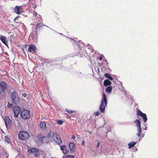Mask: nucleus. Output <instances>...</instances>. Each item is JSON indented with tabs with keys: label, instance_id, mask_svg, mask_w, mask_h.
I'll list each match as a JSON object with an SVG mask.
<instances>
[{
	"label": "nucleus",
	"instance_id": "1",
	"mask_svg": "<svg viewBox=\"0 0 158 158\" xmlns=\"http://www.w3.org/2000/svg\"><path fill=\"white\" fill-rule=\"evenodd\" d=\"M7 89L6 84L3 81L0 82V99H3L6 97L5 90Z\"/></svg>",
	"mask_w": 158,
	"mask_h": 158
},
{
	"label": "nucleus",
	"instance_id": "2",
	"mask_svg": "<svg viewBox=\"0 0 158 158\" xmlns=\"http://www.w3.org/2000/svg\"><path fill=\"white\" fill-rule=\"evenodd\" d=\"M107 102L106 97L105 93H103L102 98L101 100V103L99 108V109L101 112L104 113L105 106L106 105Z\"/></svg>",
	"mask_w": 158,
	"mask_h": 158
},
{
	"label": "nucleus",
	"instance_id": "3",
	"mask_svg": "<svg viewBox=\"0 0 158 158\" xmlns=\"http://www.w3.org/2000/svg\"><path fill=\"white\" fill-rule=\"evenodd\" d=\"M30 137L29 134L27 131H20L19 134V138L22 140L27 139Z\"/></svg>",
	"mask_w": 158,
	"mask_h": 158
},
{
	"label": "nucleus",
	"instance_id": "4",
	"mask_svg": "<svg viewBox=\"0 0 158 158\" xmlns=\"http://www.w3.org/2000/svg\"><path fill=\"white\" fill-rule=\"evenodd\" d=\"M11 98L13 102L18 104L20 102V99L16 91L12 92L11 94Z\"/></svg>",
	"mask_w": 158,
	"mask_h": 158
},
{
	"label": "nucleus",
	"instance_id": "5",
	"mask_svg": "<svg viewBox=\"0 0 158 158\" xmlns=\"http://www.w3.org/2000/svg\"><path fill=\"white\" fill-rule=\"evenodd\" d=\"M20 115L23 119H27L30 117V111L27 110H24L21 112Z\"/></svg>",
	"mask_w": 158,
	"mask_h": 158
},
{
	"label": "nucleus",
	"instance_id": "6",
	"mask_svg": "<svg viewBox=\"0 0 158 158\" xmlns=\"http://www.w3.org/2000/svg\"><path fill=\"white\" fill-rule=\"evenodd\" d=\"M52 135V138L53 140L58 144L60 145L62 141L59 135L57 134L56 132H53Z\"/></svg>",
	"mask_w": 158,
	"mask_h": 158
},
{
	"label": "nucleus",
	"instance_id": "7",
	"mask_svg": "<svg viewBox=\"0 0 158 158\" xmlns=\"http://www.w3.org/2000/svg\"><path fill=\"white\" fill-rule=\"evenodd\" d=\"M135 123L136 124V126L138 127L137 131L138 132L137 133V135L138 137L140 136L142 131L141 127L140 122L139 119H136L134 121Z\"/></svg>",
	"mask_w": 158,
	"mask_h": 158
},
{
	"label": "nucleus",
	"instance_id": "8",
	"mask_svg": "<svg viewBox=\"0 0 158 158\" xmlns=\"http://www.w3.org/2000/svg\"><path fill=\"white\" fill-rule=\"evenodd\" d=\"M136 114L137 115L140 116L142 117L143 121L145 122L147 120V115L146 114L143 113L142 111L138 109L136 111Z\"/></svg>",
	"mask_w": 158,
	"mask_h": 158
},
{
	"label": "nucleus",
	"instance_id": "9",
	"mask_svg": "<svg viewBox=\"0 0 158 158\" xmlns=\"http://www.w3.org/2000/svg\"><path fill=\"white\" fill-rule=\"evenodd\" d=\"M4 121L6 128L9 129L11 127V121L9 117L8 116L5 117Z\"/></svg>",
	"mask_w": 158,
	"mask_h": 158
},
{
	"label": "nucleus",
	"instance_id": "10",
	"mask_svg": "<svg viewBox=\"0 0 158 158\" xmlns=\"http://www.w3.org/2000/svg\"><path fill=\"white\" fill-rule=\"evenodd\" d=\"M28 151L31 153L33 154L35 157H37L40 155L39 151L36 148H32L30 150H29Z\"/></svg>",
	"mask_w": 158,
	"mask_h": 158
},
{
	"label": "nucleus",
	"instance_id": "11",
	"mask_svg": "<svg viewBox=\"0 0 158 158\" xmlns=\"http://www.w3.org/2000/svg\"><path fill=\"white\" fill-rule=\"evenodd\" d=\"M14 11L15 13L17 14H21L23 12L22 6H16L14 8Z\"/></svg>",
	"mask_w": 158,
	"mask_h": 158
},
{
	"label": "nucleus",
	"instance_id": "12",
	"mask_svg": "<svg viewBox=\"0 0 158 158\" xmlns=\"http://www.w3.org/2000/svg\"><path fill=\"white\" fill-rule=\"evenodd\" d=\"M13 111L15 116L16 117H18L21 111V109L19 107L15 106L13 108Z\"/></svg>",
	"mask_w": 158,
	"mask_h": 158
},
{
	"label": "nucleus",
	"instance_id": "13",
	"mask_svg": "<svg viewBox=\"0 0 158 158\" xmlns=\"http://www.w3.org/2000/svg\"><path fill=\"white\" fill-rule=\"evenodd\" d=\"M32 51L34 53H36L37 51V48L36 46L32 44H30L29 46L28 51L31 52Z\"/></svg>",
	"mask_w": 158,
	"mask_h": 158
},
{
	"label": "nucleus",
	"instance_id": "14",
	"mask_svg": "<svg viewBox=\"0 0 158 158\" xmlns=\"http://www.w3.org/2000/svg\"><path fill=\"white\" fill-rule=\"evenodd\" d=\"M45 25L44 24L41 22H39L36 25V27L35 29V31L36 33L37 32L38 30L39 29L42 27L43 26H45Z\"/></svg>",
	"mask_w": 158,
	"mask_h": 158
},
{
	"label": "nucleus",
	"instance_id": "15",
	"mask_svg": "<svg viewBox=\"0 0 158 158\" xmlns=\"http://www.w3.org/2000/svg\"><path fill=\"white\" fill-rule=\"evenodd\" d=\"M69 146L70 151L72 152H74L75 151V144L73 143H69Z\"/></svg>",
	"mask_w": 158,
	"mask_h": 158
},
{
	"label": "nucleus",
	"instance_id": "16",
	"mask_svg": "<svg viewBox=\"0 0 158 158\" xmlns=\"http://www.w3.org/2000/svg\"><path fill=\"white\" fill-rule=\"evenodd\" d=\"M60 149L63 151L64 154H65L68 153V150L67 149L66 146L63 145L61 146L60 145Z\"/></svg>",
	"mask_w": 158,
	"mask_h": 158
},
{
	"label": "nucleus",
	"instance_id": "17",
	"mask_svg": "<svg viewBox=\"0 0 158 158\" xmlns=\"http://www.w3.org/2000/svg\"><path fill=\"white\" fill-rule=\"evenodd\" d=\"M0 40L5 45H7V41L6 40V37L4 36H0Z\"/></svg>",
	"mask_w": 158,
	"mask_h": 158
},
{
	"label": "nucleus",
	"instance_id": "18",
	"mask_svg": "<svg viewBox=\"0 0 158 158\" xmlns=\"http://www.w3.org/2000/svg\"><path fill=\"white\" fill-rule=\"evenodd\" d=\"M40 127L42 130H44L46 128L45 123L44 121H42L40 123Z\"/></svg>",
	"mask_w": 158,
	"mask_h": 158
},
{
	"label": "nucleus",
	"instance_id": "19",
	"mask_svg": "<svg viewBox=\"0 0 158 158\" xmlns=\"http://www.w3.org/2000/svg\"><path fill=\"white\" fill-rule=\"evenodd\" d=\"M111 83V82L108 79L105 80L103 82L104 85L106 86L110 85Z\"/></svg>",
	"mask_w": 158,
	"mask_h": 158
},
{
	"label": "nucleus",
	"instance_id": "20",
	"mask_svg": "<svg viewBox=\"0 0 158 158\" xmlns=\"http://www.w3.org/2000/svg\"><path fill=\"white\" fill-rule=\"evenodd\" d=\"M136 143V142L134 141H132L128 145L129 146V148H131V147L134 146Z\"/></svg>",
	"mask_w": 158,
	"mask_h": 158
},
{
	"label": "nucleus",
	"instance_id": "21",
	"mask_svg": "<svg viewBox=\"0 0 158 158\" xmlns=\"http://www.w3.org/2000/svg\"><path fill=\"white\" fill-rule=\"evenodd\" d=\"M112 87L111 86H108L106 88V92H108L109 93H110L112 90Z\"/></svg>",
	"mask_w": 158,
	"mask_h": 158
},
{
	"label": "nucleus",
	"instance_id": "22",
	"mask_svg": "<svg viewBox=\"0 0 158 158\" xmlns=\"http://www.w3.org/2000/svg\"><path fill=\"white\" fill-rule=\"evenodd\" d=\"M47 137L46 136L42 137L41 139V141L42 143H45L46 142V140L47 139Z\"/></svg>",
	"mask_w": 158,
	"mask_h": 158
},
{
	"label": "nucleus",
	"instance_id": "23",
	"mask_svg": "<svg viewBox=\"0 0 158 158\" xmlns=\"http://www.w3.org/2000/svg\"><path fill=\"white\" fill-rule=\"evenodd\" d=\"M5 141L8 143H10V139L8 136H6L5 137Z\"/></svg>",
	"mask_w": 158,
	"mask_h": 158
},
{
	"label": "nucleus",
	"instance_id": "24",
	"mask_svg": "<svg viewBox=\"0 0 158 158\" xmlns=\"http://www.w3.org/2000/svg\"><path fill=\"white\" fill-rule=\"evenodd\" d=\"M65 110L67 113H70V114L75 112V111H73V110H70L68 109H66Z\"/></svg>",
	"mask_w": 158,
	"mask_h": 158
},
{
	"label": "nucleus",
	"instance_id": "25",
	"mask_svg": "<svg viewBox=\"0 0 158 158\" xmlns=\"http://www.w3.org/2000/svg\"><path fill=\"white\" fill-rule=\"evenodd\" d=\"M57 123L59 125H61L63 123V121L61 120H58L57 121Z\"/></svg>",
	"mask_w": 158,
	"mask_h": 158
},
{
	"label": "nucleus",
	"instance_id": "26",
	"mask_svg": "<svg viewBox=\"0 0 158 158\" xmlns=\"http://www.w3.org/2000/svg\"><path fill=\"white\" fill-rule=\"evenodd\" d=\"M78 55L80 56L81 57H82L84 55V52L81 51L80 52H79Z\"/></svg>",
	"mask_w": 158,
	"mask_h": 158
},
{
	"label": "nucleus",
	"instance_id": "27",
	"mask_svg": "<svg viewBox=\"0 0 158 158\" xmlns=\"http://www.w3.org/2000/svg\"><path fill=\"white\" fill-rule=\"evenodd\" d=\"M13 106V104L12 103H10L9 102H8V104L7 105V106L8 108H11Z\"/></svg>",
	"mask_w": 158,
	"mask_h": 158
},
{
	"label": "nucleus",
	"instance_id": "28",
	"mask_svg": "<svg viewBox=\"0 0 158 158\" xmlns=\"http://www.w3.org/2000/svg\"><path fill=\"white\" fill-rule=\"evenodd\" d=\"M105 77H106L108 78L109 77H110V75L109 74L107 73H106L105 74Z\"/></svg>",
	"mask_w": 158,
	"mask_h": 158
},
{
	"label": "nucleus",
	"instance_id": "29",
	"mask_svg": "<svg viewBox=\"0 0 158 158\" xmlns=\"http://www.w3.org/2000/svg\"><path fill=\"white\" fill-rule=\"evenodd\" d=\"M65 158H74V156L72 155H68L66 156Z\"/></svg>",
	"mask_w": 158,
	"mask_h": 158
},
{
	"label": "nucleus",
	"instance_id": "30",
	"mask_svg": "<svg viewBox=\"0 0 158 158\" xmlns=\"http://www.w3.org/2000/svg\"><path fill=\"white\" fill-rule=\"evenodd\" d=\"M100 114L98 111H97L94 113V114L96 116H98Z\"/></svg>",
	"mask_w": 158,
	"mask_h": 158
},
{
	"label": "nucleus",
	"instance_id": "31",
	"mask_svg": "<svg viewBox=\"0 0 158 158\" xmlns=\"http://www.w3.org/2000/svg\"><path fill=\"white\" fill-rule=\"evenodd\" d=\"M81 145L84 146H85V142L84 140L82 141Z\"/></svg>",
	"mask_w": 158,
	"mask_h": 158
},
{
	"label": "nucleus",
	"instance_id": "32",
	"mask_svg": "<svg viewBox=\"0 0 158 158\" xmlns=\"http://www.w3.org/2000/svg\"><path fill=\"white\" fill-rule=\"evenodd\" d=\"M108 79L111 81H112L113 80V78L110 76V77H109Z\"/></svg>",
	"mask_w": 158,
	"mask_h": 158
},
{
	"label": "nucleus",
	"instance_id": "33",
	"mask_svg": "<svg viewBox=\"0 0 158 158\" xmlns=\"http://www.w3.org/2000/svg\"><path fill=\"white\" fill-rule=\"evenodd\" d=\"M23 96L24 97H25L27 96V94L26 93H23Z\"/></svg>",
	"mask_w": 158,
	"mask_h": 158
},
{
	"label": "nucleus",
	"instance_id": "34",
	"mask_svg": "<svg viewBox=\"0 0 158 158\" xmlns=\"http://www.w3.org/2000/svg\"><path fill=\"white\" fill-rule=\"evenodd\" d=\"M102 57L101 56H100V57H99V60H102Z\"/></svg>",
	"mask_w": 158,
	"mask_h": 158
},
{
	"label": "nucleus",
	"instance_id": "35",
	"mask_svg": "<svg viewBox=\"0 0 158 158\" xmlns=\"http://www.w3.org/2000/svg\"><path fill=\"white\" fill-rule=\"evenodd\" d=\"M72 139H74L75 138V137L74 135H73L72 137Z\"/></svg>",
	"mask_w": 158,
	"mask_h": 158
},
{
	"label": "nucleus",
	"instance_id": "36",
	"mask_svg": "<svg viewBox=\"0 0 158 158\" xmlns=\"http://www.w3.org/2000/svg\"><path fill=\"white\" fill-rule=\"evenodd\" d=\"M19 17V16H17L16 17V18H15V19H14V22H16L15 21H16V19H17V18Z\"/></svg>",
	"mask_w": 158,
	"mask_h": 158
},
{
	"label": "nucleus",
	"instance_id": "37",
	"mask_svg": "<svg viewBox=\"0 0 158 158\" xmlns=\"http://www.w3.org/2000/svg\"><path fill=\"white\" fill-rule=\"evenodd\" d=\"M99 142H98V143H97V148H98V147H99Z\"/></svg>",
	"mask_w": 158,
	"mask_h": 158
},
{
	"label": "nucleus",
	"instance_id": "38",
	"mask_svg": "<svg viewBox=\"0 0 158 158\" xmlns=\"http://www.w3.org/2000/svg\"><path fill=\"white\" fill-rule=\"evenodd\" d=\"M22 50H23V52H25L23 48V49H22Z\"/></svg>",
	"mask_w": 158,
	"mask_h": 158
},
{
	"label": "nucleus",
	"instance_id": "39",
	"mask_svg": "<svg viewBox=\"0 0 158 158\" xmlns=\"http://www.w3.org/2000/svg\"><path fill=\"white\" fill-rule=\"evenodd\" d=\"M27 46V44H26V45H25V47L26 48V46Z\"/></svg>",
	"mask_w": 158,
	"mask_h": 158
}]
</instances>
